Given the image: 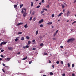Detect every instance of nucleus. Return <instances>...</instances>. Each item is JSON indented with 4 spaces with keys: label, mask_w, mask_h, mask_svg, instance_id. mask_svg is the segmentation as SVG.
<instances>
[{
    "label": "nucleus",
    "mask_w": 76,
    "mask_h": 76,
    "mask_svg": "<svg viewBox=\"0 0 76 76\" xmlns=\"http://www.w3.org/2000/svg\"><path fill=\"white\" fill-rule=\"evenodd\" d=\"M75 40V38H72L71 39H69L67 41V42H72Z\"/></svg>",
    "instance_id": "f257e3e1"
},
{
    "label": "nucleus",
    "mask_w": 76,
    "mask_h": 76,
    "mask_svg": "<svg viewBox=\"0 0 76 76\" xmlns=\"http://www.w3.org/2000/svg\"><path fill=\"white\" fill-rule=\"evenodd\" d=\"M26 10L25 8H23L22 10L21 13H24L26 12Z\"/></svg>",
    "instance_id": "f03ea898"
},
{
    "label": "nucleus",
    "mask_w": 76,
    "mask_h": 76,
    "mask_svg": "<svg viewBox=\"0 0 76 76\" xmlns=\"http://www.w3.org/2000/svg\"><path fill=\"white\" fill-rule=\"evenodd\" d=\"M7 43V42L4 41L1 43V44H0V45H1V46H2V45H3H3H5Z\"/></svg>",
    "instance_id": "7ed1b4c3"
},
{
    "label": "nucleus",
    "mask_w": 76,
    "mask_h": 76,
    "mask_svg": "<svg viewBox=\"0 0 76 76\" xmlns=\"http://www.w3.org/2000/svg\"><path fill=\"white\" fill-rule=\"evenodd\" d=\"M11 58H7V59H5V60L6 61H10Z\"/></svg>",
    "instance_id": "20e7f679"
},
{
    "label": "nucleus",
    "mask_w": 76,
    "mask_h": 76,
    "mask_svg": "<svg viewBox=\"0 0 76 76\" xmlns=\"http://www.w3.org/2000/svg\"><path fill=\"white\" fill-rule=\"evenodd\" d=\"M43 22H44V20L43 19H41L40 21L39 22V23H41Z\"/></svg>",
    "instance_id": "39448f33"
},
{
    "label": "nucleus",
    "mask_w": 76,
    "mask_h": 76,
    "mask_svg": "<svg viewBox=\"0 0 76 76\" xmlns=\"http://www.w3.org/2000/svg\"><path fill=\"white\" fill-rule=\"evenodd\" d=\"M8 49L9 50H13V48L12 47H9Z\"/></svg>",
    "instance_id": "423d86ee"
},
{
    "label": "nucleus",
    "mask_w": 76,
    "mask_h": 76,
    "mask_svg": "<svg viewBox=\"0 0 76 76\" xmlns=\"http://www.w3.org/2000/svg\"><path fill=\"white\" fill-rule=\"evenodd\" d=\"M27 15V13H26V12H24V14H23V16L24 17H25L26 16V15Z\"/></svg>",
    "instance_id": "0eeeda50"
},
{
    "label": "nucleus",
    "mask_w": 76,
    "mask_h": 76,
    "mask_svg": "<svg viewBox=\"0 0 76 76\" xmlns=\"http://www.w3.org/2000/svg\"><path fill=\"white\" fill-rule=\"evenodd\" d=\"M69 14H70V12L69 11L67 12L66 14L67 16H69Z\"/></svg>",
    "instance_id": "6e6552de"
},
{
    "label": "nucleus",
    "mask_w": 76,
    "mask_h": 76,
    "mask_svg": "<svg viewBox=\"0 0 76 76\" xmlns=\"http://www.w3.org/2000/svg\"><path fill=\"white\" fill-rule=\"evenodd\" d=\"M22 24H23V23H19L17 24V26H19V25H22Z\"/></svg>",
    "instance_id": "1a4fd4ad"
},
{
    "label": "nucleus",
    "mask_w": 76,
    "mask_h": 76,
    "mask_svg": "<svg viewBox=\"0 0 76 76\" xmlns=\"http://www.w3.org/2000/svg\"><path fill=\"white\" fill-rule=\"evenodd\" d=\"M61 15H63V13L62 12H61L59 15H58V17H60V16H61Z\"/></svg>",
    "instance_id": "9d476101"
},
{
    "label": "nucleus",
    "mask_w": 76,
    "mask_h": 76,
    "mask_svg": "<svg viewBox=\"0 0 76 76\" xmlns=\"http://www.w3.org/2000/svg\"><path fill=\"white\" fill-rule=\"evenodd\" d=\"M52 23H52V22H49L47 23V25H51V24H52Z\"/></svg>",
    "instance_id": "9b49d317"
},
{
    "label": "nucleus",
    "mask_w": 76,
    "mask_h": 76,
    "mask_svg": "<svg viewBox=\"0 0 76 76\" xmlns=\"http://www.w3.org/2000/svg\"><path fill=\"white\" fill-rule=\"evenodd\" d=\"M24 27L25 28H27L28 27V26L27 25V24H26L24 26Z\"/></svg>",
    "instance_id": "f8f14e48"
},
{
    "label": "nucleus",
    "mask_w": 76,
    "mask_h": 76,
    "mask_svg": "<svg viewBox=\"0 0 76 76\" xmlns=\"http://www.w3.org/2000/svg\"><path fill=\"white\" fill-rule=\"evenodd\" d=\"M28 58V56H26V58H23L22 60H26V59H27V58Z\"/></svg>",
    "instance_id": "ddd939ff"
},
{
    "label": "nucleus",
    "mask_w": 76,
    "mask_h": 76,
    "mask_svg": "<svg viewBox=\"0 0 76 76\" xmlns=\"http://www.w3.org/2000/svg\"><path fill=\"white\" fill-rule=\"evenodd\" d=\"M14 8H15V9H16V7H18V5H14Z\"/></svg>",
    "instance_id": "4468645a"
},
{
    "label": "nucleus",
    "mask_w": 76,
    "mask_h": 76,
    "mask_svg": "<svg viewBox=\"0 0 76 76\" xmlns=\"http://www.w3.org/2000/svg\"><path fill=\"white\" fill-rule=\"evenodd\" d=\"M31 41H28V45L30 44H31Z\"/></svg>",
    "instance_id": "2eb2a0df"
},
{
    "label": "nucleus",
    "mask_w": 76,
    "mask_h": 76,
    "mask_svg": "<svg viewBox=\"0 0 76 76\" xmlns=\"http://www.w3.org/2000/svg\"><path fill=\"white\" fill-rule=\"evenodd\" d=\"M26 38L27 39H30L29 37V36H27L26 37Z\"/></svg>",
    "instance_id": "dca6fc26"
},
{
    "label": "nucleus",
    "mask_w": 76,
    "mask_h": 76,
    "mask_svg": "<svg viewBox=\"0 0 76 76\" xmlns=\"http://www.w3.org/2000/svg\"><path fill=\"white\" fill-rule=\"evenodd\" d=\"M20 8H22V7L23 6V5L22 4L21 5H20Z\"/></svg>",
    "instance_id": "f3484780"
},
{
    "label": "nucleus",
    "mask_w": 76,
    "mask_h": 76,
    "mask_svg": "<svg viewBox=\"0 0 76 76\" xmlns=\"http://www.w3.org/2000/svg\"><path fill=\"white\" fill-rule=\"evenodd\" d=\"M38 31H36V35H37L38 34Z\"/></svg>",
    "instance_id": "a211bd4d"
},
{
    "label": "nucleus",
    "mask_w": 76,
    "mask_h": 76,
    "mask_svg": "<svg viewBox=\"0 0 76 76\" xmlns=\"http://www.w3.org/2000/svg\"><path fill=\"white\" fill-rule=\"evenodd\" d=\"M31 7H32L33 6V5L34 4L33 3V2H31Z\"/></svg>",
    "instance_id": "6ab92c4d"
},
{
    "label": "nucleus",
    "mask_w": 76,
    "mask_h": 76,
    "mask_svg": "<svg viewBox=\"0 0 76 76\" xmlns=\"http://www.w3.org/2000/svg\"><path fill=\"white\" fill-rule=\"evenodd\" d=\"M19 39H18V38H16L15 39V42H17V41H18V40Z\"/></svg>",
    "instance_id": "aec40b11"
},
{
    "label": "nucleus",
    "mask_w": 76,
    "mask_h": 76,
    "mask_svg": "<svg viewBox=\"0 0 76 76\" xmlns=\"http://www.w3.org/2000/svg\"><path fill=\"white\" fill-rule=\"evenodd\" d=\"M43 45H44V44L43 43H41L40 45V47H42Z\"/></svg>",
    "instance_id": "412c9836"
},
{
    "label": "nucleus",
    "mask_w": 76,
    "mask_h": 76,
    "mask_svg": "<svg viewBox=\"0 0 76 76\" xmlns=\"http://www.w3.org/2000/svg\"><path fill=\"white\" fill-rule=\"evenodd\" d=\"M65 7V6H64V4H62V9H64V7Z\"/></svg>",
    "instance_id": "4be33fe9"
},
{
    "label": "nucleus",
    "mask_w": 76,
    "mask_h": 76,
    "mask_svg": "<svg viewBox=\"0 0 76 76\" xmlns=\"http://www.w3.org/2000/svg\"><path fill=\"white\" fill-rule=\"evenodd\" d=\"M21 40H22V41H23L24 40V37H22L21 38Z\"/></svg>",
    "instance_id": "5701e85b"
},
{
    "label": "nucleus",
    "mask_w": 76,
    "mask_h": 76,
    "mask_svg": "<svg viewBox=\"0 0 76 76\" xmlns=\"http://www.w3.org/2000/svg\"><path fill=\"white\" fill-rule=\"evenodd\" d=\"M22 32H19L18 33V34H19V35H21V34H22Z\"/></svg>",
    "instance_id": "b1692460"
},
{
    "label": "nucleus",
    "mask_w": 76,
    "mask_h": 76,
    "mask_svg": "<svg viewBox=\"0 0 76 76\" xmlns=\"http://www.w3.org/2000/svg\"><path fill=\"white\" fill-rule=\"evenodd\" d=\"M36 18L34 17L33 19V20H34V21H35V20H36Z\"/></svg>",
    "instance_id": "393cba45"
},
{
    "label": "nucleus",
    "mask_w": 76,
    "mask_h": 76,
    "mask_svg": "<svg viewBox=\"0 0 76 76\" xmlns=\"http://www.w3.org/2000/svg\"><path fill=\"white\" fill-rule=\"evenodd\" d=\"M40 28H42V27H43V25L42 24L40 25Z\"/></svg>",
    "instance_id": "a878e982"
},
{
    "label": "nucleus",
    "mask_w": 76,
    "mask_h": 76,
    "mask_svg": "<svg viewBox=\"0 0 76 76\" xmlns=\"http://www.w3.org/2000/svg\"><path fill=\"white\" fill-rule=\"evenodd\" d=\"M67 65L68 67H70V63H68L67 64Z\"/></svg>",
    "instance_id": "bb28decb"
},
{
    "label": "nucleus",
    "mask_w": 76,
    "mask_h": 76,
    "mask_svg": "<svg viewBox=\"0 0 76 76\" xmlns=\"http://www.w3.org/2000/svg\"><path fill=\"white\" fill-rule=\"evenodd\" d=\"M50 75H53V73L52 72H50Z\"/></svg>",
    "instance_id": "cd10ccee"
},
{
    "label": "nucleus",
    "mask_w": 76,
    "mask_h": 76,
    "mask_svg": "<svg viewBox=\"0 0 76 76\" xmlns=\"http://www.w3.org/2000/svg\"><path fill=\"white\" fill-rule=\"evenodd\" d=\"M57 34H56V33H55L54 34H53V37H56V35Z\"/></svg>",
    "instance_id": "c85d7f7f"
},
{
    "label": "nucleus",
    "mask_w": 76,
    "mask_h": 76,
    "mask_svg": "<svg viewBox=\"0 0 76 76\" xmlns=\"http://www.w3.org/2000/svg\"><path fill=\"white\" fill-rule=\"evenodd\" d=\"M29 46L27 45L26 46V48H29Z\"/></svg>",
    "instance_id": "c756f323"
},
{
    "label": "nucleus",
    "mask_w": 76,
    "mask_h": 76,
    "mask_svg": "<svg viewBox=\"0 0 76 76\" xmlns=\"http://www.w3.org/2000/svg\"><path fill=\"white\" fill-rule=\"evenodd\" d=\"M32 19V17H31L30 19H29V20H31Z\"/></svg>",
    "instance_id": "7c9ffc66"
},
{
    "label": "nucleus",
    "mask_w": 76,
    "mask_h": 76,
    "mask_svg": "<svg viewBox=\"0 0 76 76\" xmlns=\"http://www.w3.org/2000/svg\"><path fill=\"white\" fill-rule=\"evenodd\" d=\"M40 7V5H39L38 6H37L36 7L37 9H38V8H39V7Z\"/></svg>",
    "instance_id": "2f4dec72"
},
{
    "label": "nucleus",
    "mask_w": 76,
    "mask_h": 76,
    "mask_svg": "<svg viewBox=\"0 0 76 76\" xmlns=\"http://www.w3.org/2000/svg\"><path fill=\"white\" fill-rule=\"evenodd\" d=\"M72 67H74V66H75V64H73L72 65Z\"/></svg>",
    "instance_id": "473e14b6"
},
{
    "label": "nucleus",
    "mask_w": 76,
    "mask_h": 76,
    "mask_svg": "<svg viewBox=\"0 0 76 76\" xmlns=\"http://www.w3.org/2000/svg\"><path fill=\"white\" fill-rule=\"evenodd\" d=\"M43 10H45V11H47V9H43Z\"/></svg>",
    "instance_id": "72a5a7b5"
},
{
    "label": "nucleus",
    "mask_w": 76,
    "mask_h": 76,
    "mask_svg": "<svg viewBox=\"0 0 76 76\" xmlns=\"http://www.w3.org/2000/svg\"><path fill=\"white\" fill-rule=\"evenodd\" d=\"M44 55H48V54L47 53H44Z\"/></svg>",
    "instance_id": "f704fd0d"
},
{
    "label": "nucleus",
    "mask_w": 76,
    "mask_h": 76,
    "mask_svg": "<svg viewBox=\"0 0 76 76\" xmlns=\"http://www.w3.org/2000/svg\"><path fill=\"white\" fill-rule=\"evenodd\" d=\"M35 13V12L34 11H33L32 12V14L33 15H34V14Z\"/></svg>",
    "instance_id": "c9c22d12"
},
{
    "label": "nucleus",
    "mask_w": 76,
    "mask_h": 76,
    "mask_svg": "<svg viewBox=\"0 0 76 76\" xmlns=\"http://www.w3.org/2000/svg\"><path fill=\"white\" fill-rule=\"evenodd\" d=\"M4 51V50H1V53H3Z\"/></svg>",
    "instance_id": "e433bc0d"
},
{
    "label": "nucleus",
    "mask_w": 76,
    "mask_h": 76,
    "mask_svg": "<svg viewBox=\"0 0 76 76\" xmlns=\"http://www.w3.org/2000/svg\"><path fill=\"white\" fill-rule=\"evenodd\" d=\"M1 57H2V58H4V56H3V55H1Z\"/></svg>",
    "instance_id": "4c0bfd02"
},
{
    "label": "nucleus",
    "mask_w": 76,
    "mask_h": 76,
    "mask_svg": "<svg viewBox=\"0 0 76 76\" xmlns=\"http://www.w3.org/2000/svg\"><path fill=\"white\" fill-rule=\"evenodd\" d=\"M57 32H58V30H57L56 32V34H57Z\"/></svg>",
    "instance_id": "58836bf2"
},
{
    "label": "nucleus",
    "mask_w": 76,
    "mask_h": 76,
    "mask_svg": "<svg viewBox=\"0 0 76 76\" xmlns=\"http://www.w3.org/2000/svg\"><path fill=\"white\" fill-rule=\"evenodd\" d=\"M61 64H63V61H61Z\"/></svg>",
    "instance_id": "ea45409f"
},
{
    "label": "nucleus",
    "mask_w": 76,
    "mask_h": 76,
    "mask_svg": "<svg viewBox=\"0 0 76 76\" xmlns=\"http://www.w3.org/2000/svg\"><path fill=\"white\" fill-rule=\"evenodd\" d=\"M32 50H36V48H34L32 49Z\"/></svg>",
    "instance_id": "a19ab883"
},
{
    "label": "nucleus",
    "mask_w": 76,
    "mask_h": 76,
    "mask_svg": "<svg viewBox=\"0 0 76 76\" xmlns=\"http://www.w3.org/2000/svg\"><path fill=\"white\" fill-rule=\"evenodd\" d=\"M57 64H59V61H57L56 62Z\"/></svg>",
    "instance_id": "79ce46f5"
},
{
    "label": "nucleus",
    "mask_w": 76,
    "mask_h": 76,
    "mask_svg": "<svg viewBox=\"0 0 76 76\" xmlns=\"http://www.w3.org/2000/svg\"><path fill=\"white\" fill-rule=\"evenodd\" d=\"M54 17V14H53L52 15V18H53V17Z\"/></svg>",
    "instance_id": "37998d69"
},
{
    "label": "nucleus",
    "mask_w": 76,
    "mask_h": 76,
    "mask_svg": "<svg viewBox=\"0 0 76 76\" xmlns=\"http://www.w3.org/2000/svg\"><path fill=\"white\" fill-rule=\"evenodd\" d=\"M31 63H32V61H30L29 62V64H31Z\"/></svg>",
    "instance_id": "c03bdc74"
},
{
    "label": "nucleus",
    "mask_w": 76,
    "mask_h": 76,
    "mask_svg": "<svg viewBox=\"0 0 76 76\" xmlns=\"http://www.w3.org/2000/svg\"><path fill=\"white\" fill-rule=\"evenodd\" d=\"M32 41L33 42H35V40L34 39V40H33Z\"/></svg>",
    "instance_id": "a18cd8bd"
},
{
    "label": "nucleus",
    "mask_w": 76,
    "mask_h": 76,
    "mask_svg": "<svg viewBox=\"0 0 76 76\" xmlns=\"http://www.w3.org/2000/svg\"><path fill=\"white\" fill-rule=\"evenodd\" d=\"M64 4H65V6H67V4H66L65 3H64Z\"/></svg>",
    "instance_id": "49530a36"
},
{
    "label": "nucleus",
    "mask_w": 76,
    "mask_h": 76,
    "mask_svg": "<svg viewBox=\"0 0 76 76\" xmlns=\"http://www.w3.org/2000/svg\"><path fill=\"white\" fill-rule=\"evenodd\" d=\"M2 70L3 72L4 73H5V71H4V70L3 69H2Z\"/></svg>",
    "instance_id": "de8ad7c7"
},
{
    "label": "nucleus",
    "mask_w": 76,
    "mask_h": 76,
    "mask_svg": "<svg viewBox=\"0 0 76 76\" xmlns=\"http://www.w3.org/2000/svg\"><path fill=\"white\" fill-rule=\"evenodd\" d=\"M76 0H75L73 2V3H76Z\"/></svg>",
    "instance_id": "09e8293b"
},
{
    "label": "nucleus",
    "mask_w": 76,
    "mask_h": 76,
    "mask_svg": "<svg viewBox=\"0 0 76 76\" xmlns=\"http://www.w3.org/2000/svg\"><path fill=\"white\" fill-rule=\"evenodd\" d=\"M44 0H42V3H44Z\"/></svg>",
    "instance_id": "8fccbe9b"
},
{
    "label": "nucleus",
    "mask_w": 76,
    "mask_h": 76,
    "mask_svg": "<svg viewBox=\"0 0 76 76\" xmlns=\"http://www.w3.org/2000/svg\"><path fill=\"white\" fill-rule=\"evenodd\" d=\"M44 11H41V13H44Z\"/></svg>",
    "instance_id": "3c124183"
},
{
    "label": "nucleus",
    "mask_w": 76,
    "mask_h": 76,
    "mask_svg": "<svg viewBox=\"0 0 76 76\" xmlns=\"http://www.w3.org/2000/svg\"><path fill=\"white\" fill-rule=\"evenodd\" d=\"M23 49H25L26 48V47H25V46H23Z\"/></svg>",
    "instance_id": "603ef678"
},
{
    "label": "nucleus",
    "mask_w": 76,
    "mask_h": 76,
    "mask_svg": "<svg viewBox=\"0 0 76 76\" xmlns=\"http://www.w3.org/2000/svg\"><path fill=\"white\" fill-rule=\"evenodd\" d=\"M60 48H63V46H60Z\"/></svg>",
    "instance_id": "864d4df0"
},
{
    "label": "nucleus",
    "mask_w": 76,
    "mask_h": 76,
    "mask_svg": "<svg viewBox=\"0 0 76 76\" xmlns=\"http://www.w3.org/2000/svg\"><path fill=\"white\" fill-rule=\"evenodd\" d=\"M17 54H20V52H18V53H17Z\"/></svg>",
    "instance_id": "5fc2aeb1"
},
{
    "label": "nucleus",
    "mask_w": 76,
    "mask_h": 76,
    "mask_svg": "<svg viewBox=\"0 0 76 76\" xmlns=\"http://www.w3.org/2000/svg\"><path fill=\"white\" fill-rule=\"evenodd\" d=\"M49 63H51V61L49 60Z\"/></svg>",
    "instance_id": "6e6d98bb"
},
{
    "label": "nucleus",
    "mask_w": 76,
    "mask_h": 76,
    "mask_svg": "<svg viewBox=\"0 0 76 76\" xmlns=\"http://www.w3.org/2000/svg\"><path fill=\"white\" fill-rule=\"evenodd\" d=\"M75 76V74L73 73V74H72V76Z\"/></svg>",
    "instance_id": "4d7b16f0"
},
{
    "label": "nucleus",
    "mask_w": 76,
    "mask_h": 76,
    "mask_svg": "<svg viewBox=\"0 0 76 76\" xmlns=\"http://www.w3.org/2000/svg\"><path fill=\"white\" fill-rule=\"evenodd\" d=\"M62 76H65V74H63Z\"/></svg>",
    "instance_id": "13d9d810"
},
{
    "label": "nucleus",
    "mask_w": 76,
    "mask_h": 76,
    "mask_svg": "<svg viewBox=\"0 0 76 76\" xmlns=\"http://www.w3.org/2000/svg\"><path fill=\"white\" fill-rule=\"evenodd\" d=\"M53 40H56V38H53Z\"/></svg>",
    "instance_id": "bf43d9fd"
},
{
    "label": "nucleus",
    "mask_w": 76,
    "mask_h": 76,
    "mask_svg": "<svg viewBox=\"0 0 76 76\" xmlns=\"http://www.w3.org/2000/svg\"><path fill=\"white\" fill-rule=\"evenodd\" d=\"M52 67H53V68H54V65H52Z\"/></svg>",
    "instance_id": "052dcab7"
},
{
    "label": "nucleus",
    "mask_w": 76,
    "mask_h": 76,
    "mask_svg": "<svg viewBox=\"0 0 76 76\" xmlns=\"http://www.w3.org/2000/svg\"><path fill=\"white\" fill-rule=\"evenodd\" d=\"M2 60V58H0V61H1Z\"/></svg>",
    "instance_id": "680f3d73"
},
{
    "label": "nucleus",
    "mask_w": 76,
    "mask_h": 76,
    "mask_svg": "<svg viewBox=\"0 0 76 76\" xmlns=\"http://www.w3.org/2000/svg\"><path fill=\"white\" fill-rule=\"evenodd\" d=\"M5 67H7V68H8V66H5Z\"/></svg>",
    "instance_id": "e2e57ef3"
},
{
    "label": "nucleus",
    "mask_w": 76,
    "mask_h": 76,
    "mask_svg": "<svg viewBox=\"0 0 76 76\" xmlns=\"http://www.w3.org/2000/svg\"><path fill=\"white\" fill-rule=\"evenodd\" d=\"M4 66H5V64H2Z\"/></svg>",
    "instance_id": "0e129e2a"
},
{
    "label": "nucleus",
    "mask_w": 76,
    "mask_h": 76,
    "mask_svg": "<svg viewBox=\"0 0 76 76\" xmlns=\"http://www.w3.org/2000/svg\"><path fill=\"white\" fill-rule=\"evenodd\" d=\"M47 7H48V8H49V5H48V6H47Z\"/></svg>",
    "instance_id": "69168bd1"
},
{
    "label": "nucleus",
    "mask_w": 76,
    "mask_h": 76,
    "mask_svg": "<svg viewBox=\"0 0 76 76\" xmlns=\"http://www.w3.org/2000/svg\"><path fill=\"white\" fill-rule=\"evenodd\" d=\"M76 21H75L73 22V23H76Z\"/></svg>",
    "instance_id": "338daca9"
},
{
    "label": "nucleus",
    "mask_w": 76,
    "mask_h": 76,
    "mask_svg": "<svg viewBox=\"0 0 76 76\" xmlns=\"http://www.w3.org/2000/svg\"><path fill=\"white\" fill-rule=\"evenodd\" d=\"M39 4H40V5H41V2L39 3Z\"/></svg>",
    "instance_id": "774afa93"
}]
</instances>
